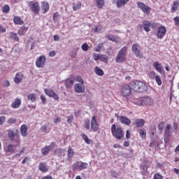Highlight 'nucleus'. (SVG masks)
<instances>
[{
  "mask_svg": "<svg viewBox=\"0 0 179 179\" xmlns=\"http://www.w3.org/2000/svg\"><path fill=\"white\" fill-rule=\"evenodd\" d=\"M130 87L131 90L138 92V93H143V92H146L148 90V85L146 83L139 80L131 82Z\"/></svg>",
  "mask_w": 179,
  "mask_h": 179,
  "instance_id": "obj_1",
  "label": "nucleus"
},
{
  "mask_svg": "<svg viewBox=\"0 0 179 179\" xmlns=\"http://www.w3.org/2000/svg\"><path fill=\"white\" fill-rule=\"evenodd\" d=\"M110 131L113 136H114L115 139L120 141V139L124 138V130H122V127H117L115 124H112Z\"/></svg>",
  "mask_w": 179,
  "mask_h": 179,
  "instance_id": "obj_2",
  "label": "nucleus"
},
{
  "mask_svg": "<svg viewBox=\"0 0 179 179\" xmlns=\"http://www.w3.org/2000/svg\"><path fill=\"white\" fill-rule=\"evenodd\" d=\"M128 48L127 46L122 48V49L117 53L116 58H115V63L116 64H122L124 62L125 59H127V51Z\"/></svg>",
  "mask_w": 179,
  "mask_h": 179,
  "instance_id": "obj_3",
  "label": "nucleus"
},
{
  "mask_svg": "<svg viewBox=\"0 0 179 179\" xmlns=\"http://www.w3.org/2000/svg\"><path fill=\"white\" fill-rule=\"evenodd\" d=\"M28 6L30 10H31V12H33V13H34L35 15H38V13L41 9V8L40 7V3H38V1H31L28 2Z\"/></svg>",
  "mask_w": 179,
  "mask_h": 179,
  "instance_id": "obj_4",
  "label": "nucleus"
},
{
  "mask_svg": "<svg viewBox=\"0 0 179 179\" xmlns=\"http://www.w3.org/2000/svg\"><path fill=\"white\" fill-rule=\"evenodd\" d=\"M131 86L128 85H124L121 87L120 89V94L123 96V97H128L131 94Z\"/></svg>",
  "mask_w": 179,
  "mask_h": 179,
  "instance_id": "obj_5",
  "label": "nucleus"
},
{
  "mask_svg": "<svg viewBox=\"0 0 179 179\" xmlns=\"http://www.w3.org/2000/svg\"><path fill=\"white\" fill-rule=\"evenodd\" d=\"M45 56H39L36 60V66H37V68H44V66L45 65Z\"/></svg>",
  "mask_w": 179,
  "mask_h": 179,
  "instance_id": "obj_6",
  "label": "nucleus"
},
{
  "mask_svg": "<svg viewBox=\"0 0 179 179\" xmlns=\"http://www.w3.org/2000/svg\"><path fill=\"white\" fill-rule=\"evenodd\" d=\"M166 33H167V29H166V27L161 26L158 27L157 32V38H159V40H162L166 36Z\"/></svg>",
  "mask_w": 179,
  "mask_h": 179,
  "instance_id": "obj_7",
  "label": "nucleus"
},
{
  "mask_svg": "<svg viewBox=\"0 0 179 179\" xmlns=\"http://www.w3.org/2000/svg\"><path fill=\"white\" fill-rule=\"evenodd\" d=\"M19 135V130L17 129H10L8 130V136L10 141H15V136Z\"/></svg>",
  "mask_w": 179,
  "mask_h": 179,
  "instance_id": "obj_8",
  "label": "nucleus"
},
{
  "mask_svg": "<svg viewBox=\"0 0 179 179\" xmlns=\"http://www.w3.org/2000/svg\"><path fill=\"white\" fill-rule=\"evenodd\" d=\"M137 6L138 8H140V9H141V10H143L144 13H150V8L148 6H145V3L141 1H138Z\"/></svg>",
  "mask_w": 179,
  "mask_h": 179,
  "instance_id": "obj_9",
  "label": "nucleus"
},
{
  "mask_svg": "<svg viewBox=\"0 0 179 179\" xmlns=\"http://www.w3.org/2000/svg\"><path fill=\"white\" fill-rule=\"evenodd\" d=\"M4 150L7 156H10V154L15 153V152H16V145L10 144L6 148H5Z\"/></svg>",
  "mask_w": 179,
  "mask_h": 179,
  "instance_id": "obj_10",
  "label": "nucleus"
},
{
  "mask_svg": "<svg viewBox=\"0 0 179 179\" xmlns=\"http://www.w3.org/2000/svg\"><path fill=\"white\" fill-rule=\"evenodd\" d=\"M91 129L94 132H96V131H99V124H97V121L96 120V116H94V115L92 117Z\"/></svg>",
  "mask_w": 179,
  "mask_h": 179,
  "instance_id": "obj_11",
  "label": "nucleus"
},
{
  "mask_svg": "<svg viewBox=\"0 0 179 179\" xmlns=\"http://www.w3.org/2000/svg\"><path fill=\"white\" fill-rule=\"evenodd\" d=\"M45 93L49 97H52L54 99V100H58V99H59L58 97V94H55V92L52 90L45 89Z\"/></svg>",
  "mask_w": 179,
  "mask_h": 179,
  "instance_id": "obj_12",
  "label": "nucleus"
},
{
  "mask_svg": "<svg viewBox=\"0 0 179 179\" xmlns=\"http://www.w3.org/2000/svg\"><path fill=\"white\" fill-rule=\"evenodd\" d=\"M143 106H153V99L149 96H145L142 98Z\"/></svg>",
  "mask_w": 179,
  "mask_h": 179,
  "instance_id": "obj_13",
  "label": "nucleus"
},
{
  "mask_svg": "<svg viewBox=\"0 0 179 179\" xmlns=\"http://www.w3.org/2000/svg\"><path fill=\"white\" fill-rule=\"evenodd\" d=\"M132 52L136 55V57H138V58H142V55H143L142 52H141V50L138 48L137 44H134L132 45Z\"/></svg>",
  "mask_w": 179,
  "mask_h": 179,
  "instance_id": "obj_14",
  "label": "nucleus"
},
{
  "mask_svg": "<svg viewBox=\"0 0 179 179\" xmlns=\"http://www.w3.org/2000/svg\"><path fill=\"white\" fill-rule=\"evenodd\" d=\"M74 90L76 93H85V84H76Z\"/></svg>",
  "mask_w": 179,
  "mask_h": 179,
  "instance_id": "obj_15",
  "label": "nucleus"
},
{
  "mask_svg": "<svg viewBox=\"0 0 179 179\" xmlns=\"http://www.w3.org/2000/svg\"><path fill=\"white\" fill-rule=\"evenodd\" d=\"M41 10L43 15H45L48 10H50V4L47 1H42L41 3Z\"/></svg>",
  "mask_w": 179,
  "mask_h": 179,
  "instance_id": "obj_16",
  "label": "nucleus"
},
{
  "mask_svg": "<svg viewBox=\"0 0 179 179\" xmlns=\"http://www.w3.org/2000/svg\"><path fill=\"white\" fill-rule=\"evenodd\" d=\"M171 134H173V128L171 127V124H166L164 129V135L165 136L170 137L171 136Z\"/></svg>",
  "mask_w": 179,
  "mask_h": 179,
  "instance_id": "obj_17",
  "label": "nucleus"
},
{
  "mask_svg": "<svg viewBox=\"0 0 179 179\" xmlns=\"http://www.w3.org/2000/svg\"><path fill=\"white\" fill-rule=\"evenodd\" d=\"M27 129H29V127H27V125L22 124L21 126L20 131L22 136H24V138H26V136L29 135V133H27Z\"/></svg>",
  "mask_w": 179,
  "mask_h": 179,
  "instance_id": "obj_18",
  "label": "nucleus"
},
{
  "mask_svg": "<svg viewBox=\"0 0 179 179\" xmlns=\"http://www.w3.org/2000/svg\"><path fill=\"white\" fill-rule=\"evenodd\" d=\"M153 67L155 68V69H156V71L157 72H159V73H164V70H163V67H162V64H159V62H155L153 64Z\"/></svg>",
  "mask_w": 179,
  "mask_h": 179,
  "instance_id": "obj_19",
  "label": "nucleus"
},
{
  "mask_svg": "<svg viewBox=\"0 0 179 179\" xmlns=\"http://www.w3.org/2000/svg\"><path fill=\"white\" fill-rule=\"evenodd\" d=\"M117 118H119L122 124H124L125 125H131V120H129L128 117H125L124 116H118Z\"/></svg>",
  "mask_w": 179,
  "mask_h": 179,
  "instance_id": "obj_20",
  "label": "nucleus"
},
{
  "mask_svg": "<svg viewBox=\"0 0 179 179\" xmlns=\"http://www.w3.org/2000/svg\"><path fill=\"white\" fill-rule=\"evenodd\" d=\"M23 80V74L22 73H17L14 78V82L17 85L20 83Z\"/></svg>",
  "mask_w": 179,
  "mask_h": 179,
  "instance_id": "obj_21",
  "label": "nucleus"
},
{
  "mask_svg": "<svg viewBox=\"0 0 179 179\" xmlns=\"http://www.w3.org/2000/svg\"><path fill=\"white\" fill-rule=\"evenodd\" d=\"M134 125H136L137 128H141V127L145 125V120L143 119H135Z\"/></svg>",
  "mask_w": 179,
  "mask_h": 179,
  "instance_id": "obj_22",
  "label": "nucleus"
},
{
  "mask_svg": "<svg viewBox=\"0 0 179 179\" xmlns=\"http://www.w3.org/2000/svg\"><path fill=\"white\" fill-rule=\"evenodd\" d=\"M143 26L145 31L149 33L150 31V22L148 20H145L143 22Z\"/></svg>",
  "mask_w": 179,
  "mask_h": 179,
  "instance_id": "obj_23",
  "label": "nucleus"
},
{
  "mask_svg": "<svg viewBox=\"0 0 179 179\" xmlns=\"http://www.w3.org/2000/svg\"><path fill=\"white\" fill-rule=\"evenodd\" d=\"M20 104H22V100L17 98L15 100V101L11 103V107L13 108H19V107L20 106Z\"/></svg>",
  "mask_w": 179,
  "mask_h": 179,
  "instance_id": "obj_24",
  "label": "nucleus"
},
{
  "mask_svg": "<svg viewBox=\"0 0 179 179\" xmlns=\"http://www.w3.org/2000/svg\"><path fill=\"white\" fill-rule=\"evenodd\" d=\"M75 155V151H73V149L72 148L69 147L67 150V159H72Z\"/></svg>",
  "mask_w": 179,
  "mask_h": 179,
  "instance_id": "obj_25",
  "label": "nucleus"
},
{
  "mask_svg": "<svg viewBox=\"0 0 179 179\" xmlns=\"http://www.w3.org/2000/svg\"><path fill=\"white\" fill-rule=\"evenodd\" d=\"M55 153L57 156H65V150L62 148H57L55 150Z\"/></svg>",
  "mask_w": 179,
  "mask_h": 179,
  "instance_id": "obj_26",
  "label": "nucleus"
},
{
  "mask_svg": "<svg viewBox=\"0 0 179 179\" xmlns=\"http://www.w3.org/2000/svg\"><path fill=\"white\" fill-rule=\"evenodd\" d=\"M27 100H30L32 103H36V101L37 100V94H29L27 96Z\"/></svg>",
  "mask_w": 179,
  "mask_h": 179,
  "instance_id": "obj_27",
  "label": "nucleus"
},
{
  "mask_svg": "<svg viewBox=\"0 0 179 179\" xmlns=\"http://www.w3.org/2000/svg\"><path fill=\"white\" fill-rule=\"evenodd\" d=\"M129 0H117L116 5L117 8H122Z\"/></svg>",
  "mask_w": 179,
  "mask_h": 179,
  "instance_id": "obj_28",
  "label": "nucleus"
},
{
  "mask_svg": "<svg viewBox=\"0 0 179 179\" xmlns=\"http://www.w3.org/2000/svg\"><path fill=\"white\" fill-rule=\"evenodd\" d=\"M13 22L15 24H20V25H22L24 23L23 20L18 16L14 17Z\"/></svg>",
  "mask_w": 179,
  "mask_h": 179,
  "instance_id": "obj_29",
  "label": "nucleus"
},
{
  "mask_svg": "<svg viewBox=\"0 0 179 179\" xmlns=\"http://www.w3.org/2000/svg\"><path fill=\"white\" fill-rule=\"evenodd\" d=\"M38 169L40 171H42V173H47L48 171V169H47V166H45V164L41 163L38 166Z\"/></svg>",
  "mask_w": 179,
  "mask_h": 179,
  "instance_id": "obj_30",
  "label": "nucleus"
},
{
  "mask_svg": "<svg viewBox=\"0 0 179 179\" xmlns=\"http://www.w3.org/2000/svg\"><path fill=\"white\" fill-rule=\"evenodd\" d=\"M94 71L99 76H103V75H104V71H103V70L99 67L96 66Z\"/></svg>",
  "mask_w": 179,
  "mask_h": 179,
  "instance_id": "obj_31",
  "label": "nucleus"
},
{
  "mask_svg": "<svg viewBox=\"0 0 179 179\" xmlns=\"http://www.w3.org/2000/svg\"><path fill=\"white\" fill-rule=\"evenodd\" d=\"M89 166V164L86 162H81L80 166H78V170L82 171V170H86Z\"/></svg>",
  "mask_w": 179,
  "mask_h": 179,
  "instance_id": "obj_32",
  "label": "nucleus"
},
{
  "mask_svg": "<svg viewBox=\"0 0 179 179\" xmlns=\"http://www.w3.org/2000/svg\"><path fill=\"white\" fill-rule=\"evenodd\" d=\"M65 86L67 89L72 87V86H73V80H67L65 82Z\"/></svg>",
  "mask_w": 179,
  "mask_h": 179,
  "instance_id": "obj_33",
  "label": "nucleus"
},
{
  "mask_svg": "<svg viewBox=\"0 0 179 179\" xmlns=\"http://www.w3.org/2000/svg\"><path fill=\"white\" fill-rule=\"evenodd\" d=\"M99 59L101 61V62L107 63L108 62V56L106 55H101Z\"/></svg>",
  "mask_w": 179,
  "mask_h": 179,
  "instance_id": "obj_34",
  "label": "nucleus"
},
{
  "mask_svg": "<svg viewBox=\"0 0 179 179\" xmlns=\"http://www.w3.org/2000/svg\"><path fill=\"white\" fill-rule=\"evenodd\" d=\"M178 5H179L178 1L173 2V5L172 6L171 10V12L172 13H173V12H176V10H177V9H178Z\"/></svg>",
  "mask_w": 179,
  "mask_h": 179,
  "instance_id": "obj_35",
  "label": "nucleus"
},
{
  "mask_svg": "<svg viewBox=\"0 0 179 179\" xmlns=\"http://www.w3.org/2000/svg\"><path fill=\"white\" fill-rule=\"evenodd\" d=\"M96 6L99 9H101L103 6H104V0H96Z\"/></svg>",
  "mask_w": 179,
  "mask_h": 179,
  "instance_id": "obj_36",
  "label": "nucleus"
},
{
  "mask_svg": "<svg viewBox=\"0 0 179 179\" xmlns=\"http://www.w3.org/2000/svg\"><path fill=\"white\" fill-rule=\"evenodd\" d=\"M78 51H79V48H76L71 50V52H70V56L71 57V58H75V57H76V54H78Z\"/></svg>",
  "mask_w": 179,
  "mask_h": 179,
  "instance_id": "obj_37",
  "label": "nucleus"
},
{
  "mask_svg": "<svg viewBox=\"0 0 179 179\" xmlns=\"http://www.w3.org/2000/svg\"><path fill=\"white\" fill-rule=\"evenodd\" d=\"M10 37L14 41H19V38L17 37V34L16 33L10 32Z\"/></svg>",
  "mask_w": 179,
  "mask_h": 179,
  "instance_id": "obj_38",
  "label": "nucleus"
},
{
  "mask_svg": "<svg viewBox=\"0 0 179 179\" xmlns=\"http://www.w3.org/2000/svg\"><path fill=\"white\" fill-rule=\"evenodd\" d=\"M133 103L136 106H143V102L142 101V98H139L138 99H135L133 101Z\"/></svg>",
  "mask_w": 179,
  "mask_h": 179,
  "instance_id": "obj_39",
  "label": "nucleus"
},
{
  "mask_svg": "<svg viewBox=\"0 0 179 179\" xmlns=\"http://www.w3.org/2000/svg\"><path fill=\"white\" fill-rule=\"evenodd\" d=\"M81 136L83 139H84L85 142L87 143V145H90L92 140L89 139V137H87L86 134H82Z\"/></svg>",
  "mask_w": 179,
  "mask_h": 179,
  "instance_id": "obj_40",
  "label": "nucleus"
},
{
  "mask_svg": "<svg viewBox=\"0 0 179 179\" xmlns=\"http://www.w3.org/2000/svg\"><path fill=\"white\" fill-rule=\"evenodd\" d=\"M41 132H45L46 134H48L50 132V130L48 129V126L47 124H44L41 127Z\"/></svg>",
  "mask_w": 179,
  "mask_h": 179,
  "instance_id": "obj_41",
  "label": "nucleus"
},
{
  "mask_svg": "<svg viewBox=\"0 0 179 179\" xmlns=\"http://www.w3.org/2000/svg\"><path fill=\"white\" fill-rule=\"evenodd\" d=\"M49 151H50V147L46 146V147L42 148L41 153H42V155H48Z\"/></svg>",
  "mask_w": 179,
  "mask_h": 179,
  "instance_id": "obj_42",
  "label": "nucleus"
},
{
  "mask_svg": "<svg viewBox=\"0 0 179 179\" xmlns=\"http://www.w3.org/2000/svg\"><path fill=\"white\" fill-rule=\"evenodd\" d=\"M139 135L142 139H145L146 138V131L144 129L140 130Z\"/></svg>",
  "mask_w": 179,
  "mask_h": 179,
  "instance_id": "obj_43",
  "label": "nucleus"
},
{
  "mask_svg": "<svg viewBox=\"0 0 179 179\" xmlns=\"http://www.w3.org/2000/svg\"><path fill=\"white\" fill-rule=\"evenodd\" d=\"M155 80H156V82H157L158 86H162V78H160V76L157 75V76H155Z\"/></svg>",
  "mask_w": 179,
  "mask_h": 179,
  "instance_id": "obj_44",
  "label": "nucleus"
},
{
  "mask_svg": "<svg viewBox=\"0 0 179 179\" xmlns=\"http://www.w3.org/2000/svg\"><path fill=\"white\" fill-rule=\"evenodd\" d=\"M24 30H26V27H21L20 29L18 30V34L19 36H24Z\"/></svg>",
  "mask_w": 179,
  "mask_h": 179,
  "instance_id": "obj_45",
  "label": "nucleus"
},
{
  "mask_svg": "<svg viewBox=\"0 0 179 179\" xmlns=\"http://www.w3.org/2000/svg\"><path fill=\"white\" fill-rule=\"evenodd\" d=\"M76 82H78V84H85V81L80 76H77L75 78Z\"/></svg>",
  "mask_w": 179,
  "mask_h": 179,
  "instance_id": "obj_46",
  "label": "nucleus"
},
{
  "mask_svg": "<svg viewBox=\"0 0 179 179\" xmlns=\"http://www.w3.org/2000/svg\"><path fill=\"white\" fill-rule=\"evenodd\" d=\"M164 125H165V124H164V122H160V123L159 124V125H158V129H159V131H161L160 134H162V133L163 132V129H164Z\"/></svg>",
  "mask_w": 179,
  "mask_h": 179,
  "instance_id": "obj_47",
  "label": "nucleus"
},
{
  "mask_svg": "<svg viewBox=\"0 0 179 179\" xmlns=\"http://www.w3.org/2000/svg\"><path fill=\"white\" fill-rule=\"evenodd\" d=\"M7 123L10 124V125H12V124H16V118L15 117L9 118L7 121Z\"/></svg>",
  "mask_w": 179,
  "mask_h": 179,
  "instance_id": "obj_48",
  "label": "nucleus"
},
{
  "mask_svg": "<svg viewBox=\"0 0 179 179\" xmlns=\"http://www.w3.org/2000/svg\"><path fill=\"white\" fill-rule=\"evenodd\" d=\"M9 10H10V8L8 5H5L3 8V13H8Z\"/></svg>",
  "mask_w": 179,
  "mask_h": 179,
  "instance_id": "obj_49",
  "label": "nucleus"
},
{
  "mask_svg": "<svg viewBox=\"0 0 179 179\" xmlns=\"http://www.w3.org/2000/svg\"><path fill=\"white\" fill-rule=\"evenodd\" d=\"M148 77L150 79H155L156 78V72L155 71H150L148 74Z\"/></svg>",
  "mask_w": 179,
  "mask_h": 179,
  "instance_id": "obj_50",
  "label": "nucleus"
},
{
  "mask_svg": "<svg viewBox=\"0 0 179 179\" xmlns=\"http://www.w3.org/2000/svg\"><path fill=\"white\" fill-rule=\"evenodd\" d=\"M73 121V115H70L67 117V122L68 124H72V122Z\"/></svg>",
  "mask_w": 179,
  "mask_h": 179,
  "instance_id": "obj_51",
  "label": "nucleus"
},
{
  "mask_svg": "<svg viewBox=\"0 0 179 179\" xmlns=\"http://www.w3.org/2000/svg\"><path fill=\"white\" fill-rule=\"evenodd\" d=\"M82 6V3L78 2L76 6H73V10H78V9H80Z\"/></svg>",
  "mask_w": 179,
  "mask_h": 179,
  "instance_id": "obj_52",
  "label": "nucleus"
},
{
  "mask_svg": "<svg viewBox=\"0 0 179 179\" xmlns=\"http://www.w3.org/2000/svg\"><path fill=\"white\" fill-rule=\"evenodd\" d=\"M84 127L85 129H90V122L89 120L85 121Z\"/></svg>",
  "mask_w": 179,
  "mask_h": 179,
  "instance_id": "obj_53",
  "label": "nucleus"
},
{
  "mask_svg": "<svg viewBox=\"0 0 179 179\" xmlns=\"http://www.w3.org/2000/svg\"><path fill=\"white\" fill-rule=\"evenodd\" d=\"M59 19V14L58 13H55L53 15V20L54 22H57Z\"/></svg>",
  "mask_w": 179,
  "mask_h": 179,
  "instance_id": "obj_54",
  "label": "nucleus"
},
{
  "mask_svg": "<svg viewBox=\"0 0 179 179\" xmlns=\"http://www.w3.org/2000/svg\"><path fill=\"white\" fill-rule=\"evenodd\" d=\"M82 50L83 51H87L89 50V45L87 43H84L82 45Z\"/></svg>",
  "mask_w": 179,
  "mask_h": 179,
  "instance_id": "obj_55",
  "label": "nucleus"
},
{
  "mask_svg": "<svg viewBox=\"0 0 179 179\" xmlns=\"http://www.w3.org/2000/svg\"><path fill=\"white\" fill-rule=\"evenodd\" d=\"M153 179H163V176L160 173H155L153 176Z\"/></svg>",
  "mask_w": 179,
  "mask_h": 179,
  "instance_id": "obj_56",
  "label": "nucleus"
},
{
  "mask_svg": "<svg viewBox=\"0 0 179 179\" xmlns=\"http://www.w3.org/2000/svg\"><path fill=\"white\" fill-rule=\"evenodd\" d=\"M173 22H175V26H179V17L176 16L173 18Z\"/></svg>",
  "mask_w": 179,
  "mask_h": 179,
  "instance_id": "obj_57",
  "label": "nucleus"
},
{
  "mask_svg": "<svg viewBox=\"0 0 179 179\" xmlns=\"http://www.w3.org/2000/svg\"><path fill=\"white\" fill-rule=\"evenodd\" d=\"M6 120V117L5 116L0 117V126L3 125V124L5 122Z\"/></svg>",
  "mask_w": 179,
  "mask_h": 179,
  "instance_id": "obj_58",
  "label": "nucleus"
},
{
  "mask_svg": "<svg viewBox=\"0 0 179 179\" xmlns=\"http://www.w3.org/2000/svg\"><path fill=\"white\" fill-rule=\"evenodd\" d=\"M100 57H101L100 54L94 53V61H99V59H100Z\"/></svg>",
  "mask_w": 179,
  "mask_h": 179,
  "instance_id": "obj_59",
  "label": "nucleus"
},
{
  "mask_svg": "<svg viewBox=\"0 0 179 179\" xmlns=\"http://www.w3.org/2000/svg\"><path fill=\"white\" fill-rule=\"evenodd\" d=\"M53 122L55 124H58V122H61V117H57L53 119Z\"/></svg>",
  "mask_w": 179,
  "mask_h": 179,
  "instance_id": "obj_60",
  "label": "nucleus"
},
{
  "mask_svg": "<svg viewBox=\"0 0 179 179\" xmlns=\"http://www.w3.org/2000/svg\"><path fill=\"white\" fill-rule=\"evenodd\" d=\"M92 31L94 33H100V29H99L98 27L95 26L94 28L92 29Z\"/></svg>",
  "mask_w": 179,
  "mask_h": 179,
  "instance_id": "obj_61",
  "label": "nucleus"
},
{
  "mask_svg": "<svg viewBox=\"0 0 179 179\" xmlns=\"http://www.w3.org/2000/svg\"><path fill=\"white\" fill-rule=\"evenodd\" d=\"M79 166H80L79 162H76V163L73 165L72 169H73V170H76V169H79Z\"/></svg>",
  "mask_w": 179,
  "mask_h": 179,
  "instance_id": "obj_62",
  "label": "nucleus"
},
{
  "mask_svg": "<svg viewBox=\"0 0 179 179\" xmlns=\"http://www.w3.org/2000/svg\"><path fill=\"white\" fill-rule=\"evenodd\" d=\"M108 40H110V41H115V37L113 35H108L107 36Z\"/></svg>",
  "mask_w": 179,
  "mask_h": 179,
  "instance_id": "obj_63",
  "label": "nucleus"
},
{
  "mask_svg": "<svg viewBox=\"0 0 179 179\" xmlns=\"http://www.w3.org/2000/svg\"><path fill=\"white\" fill-rule=\"evenodd\" d=\"M55 145H56L55 142H52V143L48 146L50 150H52V149H54V148H55Z\"/></svg>",
  "mask_w": 179,
  "mask_h": 179,
  "instance_id": "obj_64",
  "label": "nucleus"
}]
</instances>
